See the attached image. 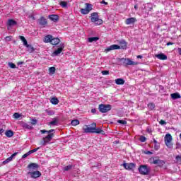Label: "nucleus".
I'll use <instances>...</instances> for the list:
<instances>
[{"label":"nucleus","instance_id":"44","mask_svg":"<svg viewBox=\"0 0 181 181\" xmlns=\"http://www.w3.org/2000/svg\"><path fill=\"white\" fill-rule=\"evenodd\" d=\"M139 141L141 142H145V141H146V137L144 136H141L139 138Z\"/></svg>","mask_w":181,"mask_h":181},{"label":"nucleus","instance_id":"34","mask_svg":"<svg viewBox=\"0 0 181 181\" xmlns=\"http://www.w3.org/2000/svg\"><path fill=\"white\" fill-rule=\"evenodd\" d=\"M81 13H82V15H88V13H90L88 10H87L86 8H81Z\"/></svg>","mask_w":181,"mask_h":181},{"label":"nucleus","instance_id":"21","mask_svg":"<svg viewBox=\"0 0 181 181\" xmlns=\"http://www.w3.org/2000/svg\"><path fill=\"white\" fill-rule=\"evenodd\" d=\"M59 43H60V39L58 37L52 38V40H51V45H53L54 46L59 45Z\"/></svg>","mask_w":181,"mask_h":181},{"label":"nucleus","instance_id":"37","mask_svg":"<svg viewBox=\"0 0 181 181\" xmlns=\"http://www.w3.org/2000/svg\"><path fill=\"white\" fill-rule=\"evenodd\" d=\"M39 149H40V147H38V148H34V149H33V150H31V151H28V152H29V154H30V155H32V153H35V152H37V151H39Z\"/></svg>","mask_w":181,"mask_h":181},{"label":"nucleus","instance_id":"22","mask_svg":"<svg viewBox=\"0 0 181 181\" xmlns=\"http://www.w3.org/2000/svg\"><path fill=\"white\" fill-rule=\"evenodd\" d=\"M17 24L18 23L13 19H9L7 23V25L8 26H15V25H17Z\"/></svg>","mask_w":181,"mask_h":181},{"label":"nucleus","instance_id":"31","mask_svg":"<svg viewBox=\"0 0 181 181\" xmlns=\"http://www.w3.org/2000/svg\"><path fill=\"white\" fill-rule=\"evenodd\" d=\"M86 8L87 9V11H88V12H90V11L93 10V4L86 3Z\"/></svg>","mask_w":181,"mask_h":181},{"label":"nucleus","instance_id":"39","mask_svg":"<svg viewBox=\"0 0 181 181\" xmlns=\"http://www.w3.org/2000/svg\"><path fill=\"white\" fill-rule=\"evenodd\" d=\"M60 5L62 8H67V2L66 1H61Z\"/></svg>","mask_w":181,"mask_h":181},{"label":"nucleus","instance_id":"36","mask_svg":"<svg viewBox=\"0 0 181 181\" xmlns=\"http://www.w3.org/2000/svg\"><path fill=\"white\" fill-rule=\"evenodd\" d=\"M49 71L51 74H54V73H56V68L54 66H52L49 69Z\"/></svg>","mask_w":181,"mask_h":181},{"label":"nucleus","instance_id":"15","mask_svg":"<svg viewBox=\"0 0 181 181\" xmlns=\"http://www.w3.org/2000/svg\"><path fill=\"white\" fill-rule=\"evenodd\" d=\"M159 60H168V56L163 53H160L155 55Z\"/></svg>","mask_w":181,"mask_h":181},{"label":"nucleus","instance_id":"38","mask_svg":"<svg viewBox=\"0 0 181 181\" xmlns=\"http://www.w3.org/2000/svg\"><path fill=\"white\" fill-rule=\"evenodd\" d=\"M148 107L150 110H155V104L153 103H148Z\"/></svg>","mask_w":181,"mask_h":181},{"label":"nucleus","instance_id":"54","mask_svg":"<svg viewBox=\"0 0 181 181\" xmlns=\"http://www.w3.org/2000/svg\"><path fill=\"white\" fill-rule=\"evenodd\" d=\"M28 17H29L30 18L33 19V21H35V19H36V18H35V15H33V14H30V15L28 16Z\"/></svg>","mask_w":181,"mask_h":181},{"label":"nucleus","instance_id":"25","mask_svg":"<svg viewBox=\"0 0 181 181\" xmlns=\"http://www.w3.org/2000/svg\"><path fill=\"white\" fill-rule=\"evenodd\" d=\"M5 135H6V136H7V138H12V136L13 135V131H12V130H7L5 132Z\"/></svg>","mask_w":181,"mask_h":181},{"label":"nucleus","instance_id":"30","mask_svg":"<svg viewBox=\"0 0 181 181\" xmlns=\"http://www.w3.org/2000/svg\"><path fill=\"white\" fill-rule=\"evenodd\" d=\"M19 39L23 42V46L28 45V40L23 36H19Z\"/></svg>","mask_w":181,"mask_h":181},{"label":"nucleus","instance_id":"12","mask_svg":"<svg viewBox=\"0 0 181 181\" xmlns=\"http://www.w3.org/2000/svg\"><path fill=\"white\" fill-rule=\"evenodd\" d=\"M28 169H29V170H37V169H39V165L37 163H31L28 165Z\"/></svg>","mask_w":181,"mask_h":181},{"label":"nucleus","instance_id":"42","mask_svg":"<svg viewBox=\"0 0 181 181\" xmlns=\"http://www.w3.org/2000/svg\"><path fill=\"white\" fill-rule=\"evenodd\" d=\"M12 160L8 157L4 161H3V165H6V163H9Z\"/></svg>","mask_w":181,"mask_h":181},{"label":"nucleus","instance_id":"58","mask_svg":"<svg viewBox=\"0 0 181 181\" xmlns=\"http://www.w3.org/2000/svg\"><path fill=\"white\" fill-rule=\"evenodd\" d=\"M91 112H92L93 114H95V113L97 112V110H96V109H92V110H91Z\"/></svg>","mask_w":181,"mask_h":181},{"label":"nucleus","instance_id":"35","mask_svg":"<svg viewBox=\"0 0 181 181\" xmlns=\"http://www.w3.org/2000/svg\"><path fill=\"white\" fill-rule=\"evenodd\" d=\"M49 125H57V119L54 118L52 121L49 122Z\"/></svg>","mask_w":181,"mask_h":181},{"label":"nucleus","instance_id":"45","mask_svg":"<svg viewBox=\"0 0 181 181\" xmlns=\"http://www.w3.org/2000/svg\"><path fill=\"white\" fill-rule=\"evenodd\" d=\"M175 159H176V160H177V162L178 163H181V156H177L175 157Z\"/></svg>","mask_w":181,"mask_h":181},{"label":"nucleus","instance_id":"9","mask_svg":"<svg viewBox=\"0 0 181 181\" xmlns=\"http://www.w3.org/2000/svg\"><path fill=\"white\" fill-rule=\"evenodd\" d=\"M63 49H64V44L61 43L59 47L52 53V56H59L63 52Z\"/></svg>","mask_w":181,"mask_h":181},{"label":"nucleus","instance_id":"19","mask_svg":"<svg viewBox=\"0 0 181 181\" xmlns=\"http://www.w3.org/2000/svg\"><path fill=\"white\" fill-rule=\"evenodd\" d=\"M49 19H50L53 22H57V21H59V16L56 14H51L49 16Z\"/></svg>","mask_w":181,"mask_h":181},{"label":"nucleus","instance_id":"26","mask_svg":"<svg viewBox=\"0 0 181 181\" xmlns=\"http://www.w3.org/2000/svg\"><path fill=\"white\" fill-rule=\"evenodd\" d=\"M22 127L25 128V129H33V127L28 123H23Z\"/></svg>","mask_w":181,"mask_h":181},{"label":"nucleus","instance_id":"17","mask_svg":"<svg viewBox=\"0 0 181 181\" xmlns=\"http://www.w3.org/2000/svg\"><path fill=\"white\" fill-rule=\"evenodd\" d=\"M136 22V18L132 17L126 19V24L127 25H132V23H135Z\"/></svg>","mask_w":181,"mask_h":181},{"label":"nucleus","instance_id":"23","mask_svg":"<svg viewBox=\"0 0 181 181\" xmlns=\"http://www.w3.org/2000/svg\"><path fill=\"white\" fill-rule=\"evenodd\" d=\"M115 81L117 86H122L123 84H125V81L122 78H117Z\"/></svg>","mask_w":181,"mask_h":181},{"label":"nucleus","instance_id":"20","mask_svg":"<svg viewBox=\"0 0 181 181\" xmlns=\"http://www.w3.org/2000/svg\"><path fill=\"white\" fill-rule=\"evenodd\" d=\"M52 39H53V36L48 35L44 37V42L45 43H51Z\"/></svg>","mask_w":181,"mask_h":181},{"label":"nucleus","instance_id":"55","mask_svg":"<svg viewBox=\"0 0 181 181\" xmlns=\"http://www.w3.org/2000/svg\"><path fill=\"white\" fill-rule=\"evenodd\" d=\"M144 153L146 155H152V153H152L151 151H144Z\"/></svg>","mask_w":181,"mask_h":181},{"label":"nucleus","instance_id":"5","mask_svg":"<svg viewBox=\"0 0 181 181\" xmlns=\"http://www.w3.org/2000/svg\"><path fill=\"white\" fill-rule=\"evenodd\" d=\"M172 135L170 134H167L164 137V141L166 146L168 148H173V144H172Z\"/></svg>","mask_w":181,"mask_h":181},{"label":"nucleus","instance_id":"63","mask_svg":"<svg viewBox=\"0 0 181 181\" xmlns=\"http://www.w3.org/2000/svg\"><path fill=\"white\" fill-rule=\"evenodd\" d=\"M178 53L181 55V48H178Z\"/></svg>","mask_w":181,"mask_h":181},{"label":"nucleus","instance_id":"62","mask_svg":"<svg viewBox=\"0 0 181 181\" xmlns=\"http://www.w3.org/2000/svg\"><path fill=\"white\" fill-rule=\"evenodd\" d=\"M147 11H152V7H147Z\"/></svg>","mask_w":181,"mask_h":181},{"label":"nucleus","instance_id":"27","mask_svg":"<svg viewBox=\"0 0 181 181\" xmlns=\"http://www.w3.org/2000/svg\"><path fill=\"white\" fill-rule=\"evenodd\" d=\"M25 46L28 48V52H29V53H33L35 52V48L32 47V45L27 44Z\"/></svg>","mask_w":181,"mask_h":181},{"label":"nucleus","instance_id":"41","mask_svg":"<svg viewBox=\"0 0 181 181\" xmlns=\"http://www.w3.org/2000/svg\"><path fill=\"white\" fill-rule=\"evenodd\" d=\"M118 124H121L122 125H127V121L125 120H117Z\"/></svg>","mask_w":181,"mask_h":181},{"label":"nucleus","instance_id":"4","mask_svg":"<svg viewBox=\"0 0 181 181\" xmlns=\"http://www.w3.org/2000/svg\"><path fill=\"white\" fill-rule=\"evenodd\" d=\"M94 127H95V122H93L90 124V127L86 124L83 127V132L85 134H94Z\"/></svg>","mask_w":181,"mask_h":181},{"label":"nucleus","instance_id":"14","mask_svg":"<svg viewBox=\"0 0 181 181\" xmlns=\"http://www.w3.org/2000/svg\"><path fill=\"white\" fill-rule=\"evenodd\" d=\"M153 163L154 165H157L158 166H159V168H162V166L165 165V160L157 159V160H153Z\"/></svg>","mask_w":181,"mask_h":181},{"label":"nucleus","instance_id":"64","mask_svg":"<svg viewBox=\"0 0 181 181\" xmlns=\"http://www.w3.org/2000/svg\"><path fill=\"white\" fill-rule=\"evenodd\" d=\"M137 59H142V55H138Z\"/></svg>","mask_w":181,"mask_h":181},{"label":"nucleus","instance_id":"18","mask_svg":"<svg viewBox=\"0 0 181 181\" xmlns=\"http://www.w3.org/2000/svg\"><path fill=\"white\" fill-rule=\"evenodd\" d=\"M119 45H119L120 49H127V42H125V40H121L119 42Z\"/></svg>","mask_w":181,"mask_h":181},{"label":"nucleus","instance_id":"16","mask_svg":"<svg viewBox=\"0 0 181 181\" xmlns=\"http://www.w3.org/2000/svg\"><path fill=\"white\" fill-rule=\"evenodd\" d=\"M38 23H39V25H40V26H45V25H47V20H46V18H45V17H41L38 20Z\"/></svg>","mask_w":181,"mask_h":181},{"label":"nucleus","instance_id":"40","mask_svg":"<svg viewBox=\"0 0 181 181\" xmlns=\"http://www.w3.org/2000/svg\"><path fill=\"white\" fill-rule=\"evenodd\" d=\"M8 66L11 69H16V65L12 62H9Z\"/></svg>","mask_w":181,"mask_h":181},{"label":"nucleus","instance_id":"24","mask_svg":"<svg viewBox=\"0 0 181 181\" xmlns=\"http://www.w3.org/2000/svg\"><path fill=\"white\" fill-rule=\"evenodd\" d=\"M170 95L173 100H177V98H181L180 94H179V93H172Z\"/></svg>","mask_w":181,"mask_h":181},{"label":"nucleus","instance_id":"47","mask_svg":"<svg viewBox=\"0 0 181 181\" xmlns=\"http://www.w3.org/2000/svg\"><path fill=\"white\" fill-rule=\"evenodd\" d=\"M102 74L103 76H108V74H110V71H102Z\"/></svg>","mask_w":181,"mask_h":181},{"label":"nucleus","instance_id":"11","mask_svg":"<svg viewBox=\"0 0 181 181\" xmlns=\"http://www.w3.org/2000/svg\"><path fill=\"white\" fill-rule=\"evenodd\" d=\"M123 166L124 168H126L127 170H132V169H134L136 165L134 163H123Z\"/></svg>","mask_w":181,"mask_h":181},{"label":"nucleus","instance_id":"13","mask_svg":"<svg viewBox=\"0 0 181 181\" xmlns=\"http://www.w3.org/2000/svg\"><path fill=\"white\" fill-rule=\"evenodd\" d=\"M93 134H101V135H105V132H104V130L99 127L97 128V123H95V127H93Z\"/></svg>","mask_w":181,"mask_h":181},{"label":"nucleus","instance_id":"1","mask_svg":"<svg viewBox=\"0 0 181 181\" xmlns=\"http://www.w3.org/2000/svg\"><path fill=\"white\" fill-rule=\"evenodd\" d=\"M54 132V129H50V130H47V135L45 137L42 138V140L40 141V145L42 146H46L47 144H49L52 139H53V136H54V134L52 133Z\"/></svg>","mask_w":181,"mask_h":181},{"label":"nucleus","instance_id":"48","mask_svg":"<svg viewBox=\"0 0 181 181\" xmlns=\"http://www.w3.org/2000/svg\"><path fill=\"white\" fill-rule=\"evenodd\" d=\"M6 42H11L12 40V36L6 37Z\"/></svg>","mask_w":181,"mask_h":181},{"label":"nucleus","instance_id":"52","mask_svg":"<svg viewBox=\"0 0 181 181\" xmlns=\"http://www.w3.org/2000/svg\"><path fill=\"white\" fill-rule=\"evenodd\" d=\"M94 168H98V169L101 168V163H96L94 165Z\"/></svg>","mask_w":181,"mask_h":181},{"label":"nucleus","instance_id":"46","mask_svg":"<svg viewBox=\"0 0 181 181\" xmlns=\"http://www.w3.org/2000/svg\"><path fill=\"white\" fill-rule=\"evenodd\" d=\"M13 117H14V118L18 119V118H21V115L18 112H16V113H14Z\"/></svg>","mask_w":181,"mask_h":181},{"label":"nucleus","instance_id":"51","mask_svg":"<svg viewBox=\"0 0 181 181\" xmlns=\"http://www.w3.org/2000/svg\"><path fill=\"white\" fill-rule=\"evenodd\" d=\"M159 148H160V146H159V144H155L154 145V149H155V151H158V150H159Z\"/></svg>","mask_w":181,"mask_h":181},{"label":"nucleus","instance_id":"56","mask_svg":"<svg viewBox=\"0 0 181 181\" xmlns=\"http://www.w3.org/2000/svg\"><path fill=\"white\" fill-rule=\"evenodd\" d=\"M160 125H166V122H165V120H160Z\"/></svg>","mask_w":181,"mask_h":181},{"label":"nucleus","instance_id":"59","mask_svg":"<svg viewBox=\"0 0 181 181\" xmlns=\"http://www.w3.org/2000/svg\"><path fill=\"white\" fill-rule=\"evenodd\" d=\"M167 46H171L172 45H173V42H167Z\"/></svg>","mask_w":181,"mask_h":181},{"label":"nucleus","instance_id":"33","mask_svg":"<svg viewBox=\"0 0 181 181\" xmlns=\"http://www.w3.org/2000/svg\"><path fill=\"white\" fill-rule=\"evenodd\" d=\"M73 168H74V165H69L68 166H66L64 168V170H65L66 172L69 171V170H71V169H73Z\"/></svg>","mask_w":181,"mask_h":181},{"label":"nucleus","instance_id":"53","mask_svg":"<svg viewBox=\"0 0 181 181\" xmlns=\"http://www.w3.org/2000/svg\"><path fill=\"white\" fill-rule=\"evenodd\" d=\"M18 155V153H13L9 158L11 159H13L15 156H16Z\"/></svg>","mask_w":181,"mask_h":181},{"label":"nucleus","instance_id":"57","mask_svg":"<svg viewBox=\"0 0 181 181\" xmlns=\"http://www.w3.org/2000/svg\"><path fill=\"white\" fill-rule=\"evenodd\" d=\"M41 134H47V130L43 129L40 130Z\"/></svg>","mask_w":181,"mask_h":181},{"label":"nucleus","instance_id":"29","mask_svg":"<svg viewBox=\"0 0 181 181\" xmlns=\"http://www.w3.org/2000/svg\"><path fill=\"white\" fill-rule=\"evenodd\" d=\"M99 39L100 38L98 37H92L88 38V40L90 43H93V42H97V40H99Z\"/></svg>","mask_w":181,"mask_h":181},{"label":"nucleus","instance_id":"7","mask_svg":"<svg viewBox=\"0 0 181 181\" xmlns=\"http://www.w3.org/2000/svg\"><path fill=\"white\" fill-rule=\"evenodd\" d=\"M139 172L141 175H149V168H148V165H141L139 168Z\"/></svg>","mask_w":181,"mask_h":181},{"label":"nucleus","instance_id":"49","mask_svg":"<svg viewBox=\"0 0 181 181\" xmlns=\"http://www.w3.org/2000/svg\"><path fill=\"white\" fill-rule=\"evenodd\" d=\"M47 113L48 114V115H54V112L52 110H47Z\"/></svg>","mask_w":181,"mask_h":181},{"label":"nucleus","instance_id":"50","mask_svg":"<svg viewBox=\"0 0 181 181\" xmlns=\"http://www.w3.org/2000/svg\"><path fill=\"white\" fill-rule=\"evenodd\" d=\"M29 155H30V154L29 153V151H28L26 153H25L24 155H23L22 159H25V158H28V156H29Z\"/></svg>","mask_w":181,"mask_h":181},{"label":"nucleus","instance_id":"43","mask_svg":"<svg viewBox=\"0 0 181 181\" xmlns=\"http://www.w3.org/2000/svg\"><path fill=\"white\" fill-rule=\"evenodd\" d=\"M32 125H36L37 124V119H30Z\"/></svg>","mask_w":181,"mask_h":181},{"label":"nucleus","instance_id":"28","mask_svg":"<svg viewBox=\"0 0 181 181\" xmlns=\"http://www.w3.org/2000/svg\"><path fill=\"white\" fill-rule=\"evenodd\" d=\"M50 103L54 105H57V104H59V99H57V98H52L50 100Z\"/></svg>","mask_w":181,"mask_h":181},{"label":"nucleus","instance_id":"8","mask_svg":"<svg viewBox=\"0 0 181 181\" xmlns=\"http://www.w3.org/2000/svg\"><path fill=\"white\" fill-rule=\"evenodd\" d=\"M28 175H30L33 179H37V177H40L42 176V173L40 171H34V172H28Z\"/></svg>","mask_w":181,"mask_h":181},{"label":"nucleus","instance_id":"60","mask_svg":"<svg viewBox=\"0 0 181 181\" xmlns=\"http://www.w3.org/2000/svg\"><path fill=\"white\" fill-rule=\"evenodd\" d=\"M4 132L5 130H4V129H0V135H2V134H4Z\"/></svg>","mask_w":181,"mask_h":181},{"label":"nucleus","instance_id":"32","mask_svg":"<svg viewBox=\"0 0 181 181\" xmlns=\"http://www.w3.org/2000/svg\"><path fill=\"white\" fill-rule=\"evenodd\" d=\"M71 125L76 127V125H78L80 124V121L78 119H74L71 122Z\"/></svg>","mask_w":181,"mask_h":181},{"label":"nucleus","instance_id":"2","mask_svg":"<svg viewBox=\"0 0 181 181\" xmlns=\"http://www.w3.org/2000/svg\"><path fill=\"white\" fill-rule=\"evenodd\" d=\"M91 22H93L96 25H103V20L98 18V13H93L90 18Z\"/></svg>","mask_w":181,"mask_h":181},{"label":"nucleus","instance_id":"10","mask_svg":"<svg viewBox=\"0 0 181 181\" xmlns=\"http://www.w3.org/2000/svg\"><path fill=\"white\" fill-rule=\"evenodd\" d=\"M118 49H121V47H119V45H110V47H107L105 49V52L106 53H108V52H111V50H118Z\"/></svg>","mask_w":181,"mask_h":181},{"label":"nucleus","instance_id":"6","mask_svg":"<svg viewBox=\"0 0 181 181\" xmlns=\"http://www.w3.org/2000/svg\"><path fill=\"white\" fill-rule=\"evenodd\" d=\"M119 60L122 62V64H123L124 66H134L135 64H137L136 62L129 59L121 58L119 59Z\"/></svg>","mask_w":181,"mask_h":181},{"label":"nucleus","instance_id":"3","mask_svg":"<svg viewBox=\"0 0 181 181\" xmlns=\"http://www.w3.org/2000/svg\"><path fill=\"white\" fill-rule=\"evenodd\" d=\"M112 108V106L111 105L100 104L99 105L98 110L100 112L105 114V112H108V111H111Z\"/></svg>","mask_w":181,"mask_h":181},{"label":"nucleus","instance_id":"61","mask_svg":"<svg viewBox=\"0 0 181 181\" xmlns=\"http://www.w3.org/2000/svg\"><path fill=\"white\" fill-rule=\"evenodd\" d=\"M25 62H18V66H21V64H23Z\"/></svg>","mask_w":181,"mask_h":181}]
</instances>
